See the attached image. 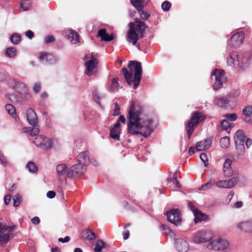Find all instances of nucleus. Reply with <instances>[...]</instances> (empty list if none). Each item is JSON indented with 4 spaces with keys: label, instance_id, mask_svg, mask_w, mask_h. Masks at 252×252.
I'll list each match as a JSON object with an SVG mask.
<instances>
[{
    "label": "nucleus",
    "instance_id": "1",
    "mask_svg": "<svg viewBox=\"0 0 252 252\" xmlns=\"http://www.w3.org/2000/svg\"><path fill=\"white\" fill-rule=\"evenodd\" d=\"M127 132L132 135L148 137L153 131V120L144 111L143 106L132 101L127 115Z\"/></svg>",
    "mask_w": 252,
    "mask_h": 252
},
{
    "label": "nucleus",
    "instance_id": "2",
    "mask_svg": "<svg viewBox=\"0 0 252 252\" xmlns=\"http://www.w3.org/2000/svg\"><path fill=\"white\" fill-rule=\"evenodd\" d=\"M129 70L125 67L122 69L124 77L129 85L133 84V88L136 89L139 86L142 78V66L141 63L131 61L128 64Z\"/></svg>",
    "mask_w": 252,
    "mask_h": 252
},
{
    "label": "nucleus",
    "instance_id": "3",
    "mask_svg": "<svg viewBox=\"0 0 252 252\" xmlns=\"http://www.w3.org/2000/svg\"><path fill=\"white\" fill-rule=\"evenodd\" d=\"M227 65L239 70H245L251 64V56L249 53L239 55L237 52H232L226 59Z\"/></svg>",
    "mask_w": 252,
    "mask_h": 252
},
{
    "label": "nucleus",
    "instance_id": "4",
    "mask_svg": "<svg viewBox=\"0 0 252 252\" xmlns=\"http://www.w3.org/2000/svg\"><path fill=\"white\" fill-rule=\"evenodd\" d=\"M135 21L136 24V27L134 23H129V29L127 35V41L133 45H136L139 38L143 36L147 28L145 23L141 22L140 19L136 18Z\"/></svg>",
    "mask_w": 252,
    "mask_h": 252
},
{
    "label": "nucleus",
    "instance_id": "5",
    "mask_svg": "<svg viewBox=\"0 0 252 252\" xmlns=\"http://www.w3.org/2000/svg\"><path fill=\"white\" fill-rule=\"evenodd\" d=\"M207 248L210 251L230 252V245L226 239L220 237L213 238L208 243Z\"/></svg>",
    "mask_w": 252,
    "mask_h": 252
},
{
    "label": "nucleus",
    "instance_id": "6",
    "mask_svg": "<svg viewBox=\"0 0 252 252\" xmlns=\"http://www.w3.org/2000/svg\"><path fill=\"white\" fill-rule=\"evenodd\" d=\"M205 118V116L202 112L196 111L192 113L190 119L186 125V128L189 139L190 138L195 127L200 122L204 120Z\"/></svg>",
    "mask_w": 252,
    "mask_h": 252
},
{
    "label": "nucleus",
    "instance_id": "7",
    "mask_svg": "<svg viewBox=\"0 0 252 252\" xmlns=\"http://www.w3.org/2000/svg\"><path fill=\"white\" fill-rule=\"evenodd\" d=\"M84 73L87 76L95 75L96 73V67L98 64L97 60L91 54L86 55L85 57Z\"/></svg>",
    "mask_w": 252,
    "mask_h": 252
},
{
    "label": "nucleus",
    "instance_id": "8",
    "mask_svg": "<svg viewBox=\"0 0 252 252\" xmlns=\"http://www.w3.org/2000/svg\"><path fill=\"white\" fill-rule=\"evenodd\" d=\"M246 139L244 132L238 130L234 135V140L237 152L239 155H243L245 153V141Z\"/></svg>",
    "mask_w": 252,
    "mask_h": 252
},
{
    "label": "nucleus",
    "instance_id": "9",
    "mask_svg": "<svg viewBox=\"0 0 252 252\" xmlns=\"http://www.w3.org/2000/svg\"><path fill=\"white\" fill-rule=\"evenodd\" d=\"M86 171V167L83 164L78 162L69 168L64 164V175L68 178H73L77 175H82Z\"/></svg>",
    "mask_w": 252,
    "mask_h": 252
},
{
    "label": "nucleus",
    "instance_id": "10",
    "mask_svg": "<svg viewBox=\"0 0 252 252\" xmlns=\"http://www.w3.org/2000/svg\"><path fill=\"white\" fill-rule=\"evenodd\" d=\"M212 77L213 79L215 80L214 87L216 90L220 89L222 87L223 84L227 80L225 72L221 69H215L212 72Z\"/></svg>",
    "mask_w": 252,
    "mask_h": 252
},
{
    "label": "nucleus",
    "instance_id": "11",
    "mask_svg": "<svg viewBox=\"0 0 252 252\" xmlns=\"http://www.w3.org/2000/svg\"><path fill=\"white\" fill-rule=\"evenodd\" d=\"M214 238V234L209 230H204L197 231L193 238V241L197 244L210 242Z\"/></svg>",
    "mask_w": 252,
    "mask_h": 252
},
{
    "label": "nucleus",
    "instance_id": "12",
    "mask_svg": "<svg viewBox=\"0 0 252 252\" xmlns=\"http://www.w3.org/2000/svg\"><path fill=\"white\" fill-rule=\"evenodd\" d=\"M126 122V118L124 115H121L117 120L116 124L110 129V136L114 140H119L120 139V123L125 124Z\"/></svg>",
    "mask_w": 252,
    "mask_h": 252
},
{
    "label": "nucleus",
    "instance_id": "13",
    "mask_svg": "<svg viewBox=\"0 0 252 252\" xmlns=\"http://www.w3.org/2000/svg\"><path fill=\"white\" fill-rule=\"evenodd\" d=\"M168 220L175 226L180 225L182 218L178 209H173L166 213Z\"/></svg>",
    "mask_w": 252,
    "mask_h": 252
},
{
    "label": "nucleus",
    "instance_id": "14",
    "mask_svg": "<svg viewBox=\"0 0 252 252\" xmlns=\"http://www.w3.org/2000/svg\"><path fill=\"white\" fill-rule=\"evenodd\" d=\"M245 34L243 32H238L233 34L228 42V45L231 47L236 48L243 42Z\"/></svg>",
    "mask_w": 252,
    "mask_h": 252
},
{
    "label": "nucleus",
    "instance_id": "15",
    "mask_svg": "<svg viewBox=\"0 0 252 252\" xmlns=\"http://www.w3.org/2000/svg\"><path fill=\"white\" fill-rule=\"evenodd\" d=\"M14 226H7L0 223V244H6L9 238V232L14 230Z\"/></svg>",
    "mask_w": 252,
    "mask_h": 252
},
{
    "label": "nucleus",
    "instance_id": "16",
    "mask_svg": "<svg viewBox=\"0 0 252 252\" xmlns=\"http://www.w3.org/2000/svg\"><path fill=\"white\" fill-rule=\"evenodd\" d=\"M237 178H232L228 180H219L215 182V185L219 188L230 189L233 188L238 182Z\"/></svg>",
    "mask_w": 252,
    "mask_h": 252
},
{
    "label": "nucleus",
    "instance_id": "17",
    "mask_svg": "<svg viewBox=\"0 0 252 252\" xmlns=\"http://www.w3.org/2000/svg\"><path fill=\"white\" fill-rule=\"evenodd\" d=\"M49 138H47L42 135H38L36 136L34 140L33 143L35 145L44 150H49L50 147Z\"/></svg>",
    "mask_w": 252,
    "mask_h": 252
},
{
    "label": "nucleus",
    "instance_id": "18",
    "mask_svg": "<svg viewBox=\"0 0 252 252\" xmlns=\"http://www.w3.org/2000/svg\"><path fill=\"white\" fill-rule=\"evenodd\" d=\"M188 206V208L193 212L195 216L194 222L195 223L199 221L204 220L206 219L207 216L199 211L192 202H189Z\"/></svg>",
    "mask_w": 252,
    "mask_h": 252
},
{
    "label": "nucleus",
    "instance_id": "19",
    "mask_svg": "<svg viewBox=\"0 0 252 252\" xmlns=\"http://www.w3.org/2000/svg\"><path fill=\"white\" fill-rule=\"evenodd\" d=\"M118 78H113L106 84V87L107 90L111 93H115L117 92L120 88H122L123 87L120 86L118 81Z\"/></svg>",
    "mask_w": 252,
    "mask_h": 252
},
{
    "label": "nucleus",
    "instance_id": "20",
    "mask_svg": "<svg viewBox=\"0 0 252 252\" xmlns=\"http://www.w3.org/2000/svg\"><path fill=\"white\" fill-rule=\"evenodd\" d=\"M27 119L29 124L31 126L38 124V118L36 113L32 108H29L26 112Z\"/></svg>",
    "mask_w": 252,
    "mask_h": 252
},
{
    "label": "nucleus",
    "instance_id": "21",
    "mask_svg": "<svg viewBox=\"0 0 252 252\" xmlns=\"http://www.w3.org/2000/svg\"><path fill=\"white\" fill-rule=\"evenodd\" d=\"M236 227L245 232L252 234V220L240 222L237 224Z\"/></svg>",
    "mask_w": 252,
    "mask_h": 252
},
{
    "label": "nucleus",
    "instance_id": "22",
    "mask_svg": "<svg viewBox=\"0 0 252 252\" xmlns=\"http://www.w3.org/2000/svg\"><path fill=\"white\" fill-rule=\"evenodd\" d=\"M175 245L179 252H186L189 249V245L187 241L183 239H175Z\"/></svg>",
    "mask_w": 252,
    "mask_h": 252
},
{
    "label": "nucleus",
    "instance_id": "23",
    "mask_svg": "<svg viewBox=\"0 0 252 252\" xmlns=\"http://www.w3.org/2000/svg\"><path fill=\"white\" fill-rule=\"evenodd\" d=\"M231 163L232 161L229 158H227L223 163L222 170L225 177H230L233 174V170L231 166Z\"/></svg>",
    "mask_w": 252,
    "mask_h": 252
},
{
    "label": "nucleus",
    "instance_id": "24",
    "mask_svg": "<svg viewBox=\"0 0 252 252\" xmlns=\"http://www.w3.org/2000/svg\"><path fill=\"white\" fill-rule=\"evenodd\" d=\"M78 162L83 164L86 167L87 165L90 162L89 154L88 151H84L78 154Z\"/></svg>",
    "mask_w": 252,
    "mask_h": 252
},
{
    "label": "nucleus",
    "instance_id": "25",
    "mask_svg": "<svg viewBox=\"0 0 252 252\" xmlns=\"http://www.w3.org/2000/svg\"><path fill=\"white\" fill-rule=\"evenodd\" d=\"M69 33L67 34V38L72 44H77L80 41V35L75 31L69 30Z\"/></svg>",
    "mask_w": 252,
    "mask_h": 252
},
{
    "label": "nucleus",
    "instance_id": "26",
    "mask_svg": "<svg viewBox=\"0 0 252 252\" xmlns=\"http://www.w3.org/2000/svg\"><path fill=\"white\" fill-rule=\"evenodd\" d=\"M211 142L210 139H206L196 144L195 149L197 151L205 150L209 148Z\"/></svg>",
    "mask_w": 252,
    "mask_h": 252
},
{
    "label": "nucleus",
    "instance_id": "27",
    "mask_svg": "<svg viewBox=\"0 0 252 252\" xmlns=\"http://www.w3.org/2000/svg\"><path fill=\"white\" fill-rule=\"evenodd\" d=\"M231 101L229 96H217L215 97V102L220 106H224Z\"/></svg>",
    "mask_w": 252,
    "mask_h": 252
},
{
    "label": "nucleus",
    "instance_id": "28",
    "mask_svg": "<svg viewBox=\"0 0 252 252\" xmlns=\"http://www.w3.org/2000/svg\"><path fill=\"white\" fill-rule=\"evenodd\" d=\"M98 35L102 40L110 41L113 39V35L108 34L105 29L99 30L98 32Z\"/></svg>",
    "mask_w": 252,
    "mask_h": 252
},
{
    "label": "nucleus",
    "instance_id": "29",
    "mask_svg": "<svg viewBox=\"0 0 252 252\" xmlns=\"http://www.w3.org/2000/svg\"><path fill=\"white\" fill-rule=\"evenodd\" d=\"M5 109L11 117L14 119L16 121H19V119L18 116L17 115L16 109L12 105L10 104H7L5 105Z\"/></svg>",
    "mask_w": 252,
    "mask_h": 252
},
{
    "label": "nucleus",
    "instance_id": "30",
    "mask_svg": "<svg viewBox=\"0 0 252 252\" xmlns=\"http://www.w3.org/2000/svg\"><path fill=\"white\" fill-rule=\"evenodd\" d=\"M49 141L50 145V147H49V150L54 149L57 150L61 147V143L57 138L49 139Z\"/></svg>",
    "mask_w": 252,
    "mask_h": 252
},
{
    "label": "nucleus",
    "instance_id": "31",
    "mask_svg": "<svg viewBox=\"0 0 252 252\" xmlns=\"http://www.w3.org/2000/svg\"><path fill=\"white\" fill-rule=\"evenodd\" d=\"M233 125L232 123H230L227 120H223L220 122V127L223 130L229 132Z\"/></svg>",
    "mask_w": 252,
    "mask_h": 252
},
{
    "label": "nucleus",
    "instance_id": "32",
    "mask_svg": "<svg viewBox=\"0 0 252 252\" xmlns=\"http://www.w3.org/2000/svg\"><path fill=\"white\" fill-rule=\"evenodd\" d=\"M5 53L7 57L13 58L16 56L17 50L14 47H10L6 49Z\"/></svg>",
    "mask_w": 252,
    "mask_h": 252
},
{
    "label": "nucleus",
    "instance_id": "33",
    "mask_svg": "<svg viewBox=\"0 0 252 252\" xmlns=\"http://www.w3.org/2000/svg\"><path fill=\"white\" fill-rule=\"evenodd\" d=\"M215 184V180L214 179H211L207 183L202 185L199 188V189L201 190H206L211 189Z\"/></svg>",
    "mask_w": 252,
    "mask_h": 252
},
{
    "label": "nucleus",
    "instance_id": "34",
    "mask_svg": "<svg viewBox=\"0 0 252 252\" xmlns=\"http://www.w3.org/2000/svg\"><path fill=\"white\" fill-rule=\"evenodd\" d=\"M105 246V243H104L102 240H98L96 241V246L94 249V251L95 252H101L102 249L104 248Z\"/></svg>",
    "mask_w": 252,
    "mask_h": 252
},
{
    "label": "nucleus",
    "instance_id": "35",
    "mask_svg": "<svg viewBox=\"0 0 252 252\" xmlns=\"http://www.w3.org/2000/svg\"><path fill=\"white\" fill-rule=\"evenodd\" d=\"M26 168L29 172L32 173H35L38 170V168L35 164L32 161H29L27 163Z\"/></svg>",
    "mask_w": 252,
    "mask_h": 252
},
{
    "label": "nucleus",
    "instance_id": "36",
    "mask_svg": "<svg viewBox=\"0 0 252 252\" xmlns=\"http://www.w3.org/2000/svg\"><path fill=\"white\" fill-rule=\"evenodd\" d=\"M220 144L222 148H226L230 145V139L227 136L222 137L220 139Z\"/></svg>",
    "mask_w": 252,
    "mask_h": 252
},
{
    "label": "nucleus",
    "instance_id": "37",
    "mask_svg": "<svg viewBox=\"0 0 252 252\" xmlns=\"http://www.w3.org/2000/svg\"><path fill=\"white\" fill-rule=\"evenodd\" d=\"M21 36L20 34L14 33L10 37V41L13 44H17L20 41Z\"/></svg>",
    "mask_w": 252,
    "mask_h": 252
},
{
    "label": "nucleus",
    "instance_id": "38",
    "mask_svg": "<svg viewBox=\"0 0 252 252\" xmlns=\"http://www.w3.org/2000/svg\"><path fill=\"white\" fill-rule=\"evenodd\" d=\"M93 96L94 100L100 105V100L103 96L97 90H95L93 92Z\"/></svg>",
    "mask_w": 252,
    "mask_h": 252
},
{
    "label": "nucleus",
    "instance_id": "39",
    "mask_svg": "<svg viewBox=\"0 0 252 252\" xmlns=\"http://www.w3.org/2000/svg\"><path fill=\"white\" fill-rule=\"evenodd\" d=\"M223 117L227 120L231 122L236 121L237 119V115L235 113L232 114H226Z\"/></svg>",
    "mask_w": 252,
    "mask_h": 252
},
{
    "label": "nucleus",
    "instance_id": "40",
    "mask_svg": "<svg viewBox=\"0 0 252 252\" xmlns=\"http://www.w3.org/2000/svg\"><path fill=\"white\" fill-rule=\"evenodd\" d=\"M31 5V2L30 0H24L21 3V7L24 11L28 10Z\"/></svg>",
    "mask_w": 252,
    "mask_h": 252
},
{
    "label": "nucleus",
    "instance_id": "41",
    "mask_svg": "<svg viewBox=\"0 0 252 252\" xmlns=\"http://www.w3.org/2000/svg\"><path fill=\"white\" fill-rule=\"evenodd\" d=\"M242 112L245 116L250 117L252 114V106H248L245 107L243 109Z\"/></svg>",
    "mask_w": 252,
    "mask_h": 252
},
{
    "label": "nucleus",
    "instance_id": "42",
    "mask_svg": "<svg viewBox=\"0 0 252 252\" xmlns=\"http://www.w3.org/2000/svg\"><path fill=\"white\" fill-rule=\"evenodd\" d=\"M161 8L164 11H168L171 7V3L168 1H164L161 5Z\"/></svg>",
    "mask_w": 252,
    "mask_h": 252
},
{
    "label": "nucleus",
    "instance_id": "43",
    "mask_svg": "<svg viewBox=\"0 0 252 252\" xmlns=\"http://www.w3.org/2000/svg\"><path fill=\"white\" fill-rule=\"evenodd\" d=\"M58 61V59L57 57L54 56V55L49 54L48 57L46 62L50 64H53L57 63Z\"/></svg>",
    "mask_w": 252,
    "mask_h": 252
},
{
    "label": "nucleus",
    "instance_id": "44",
    "mask_svg": "<svg viewBox=\"0 0 252 252\" xmlns=\"http://www.w3.org/2000/svg\"><path fill=\"white\" fill-rule=\"evenodd\" d=\"M32 127L31 128L30 135L32 136L37 135L39 132V126L38 124L36 125L32 126Z\"/></svg>",
    "mask_w": 252,
    "mask_h": 252
},
{
    "label": "nucleus",
    "instance_id": "45",
    "mask_svg": "<svg viewBox=\"0 0 252 252\" xmlns=\"http://www.w3.org/2000/svg\"><path fill=\"white\" fill-rule=\"evenodd\" d=\"M86 235L87 239L89 240H94L96 238L94 233L89 229L86 230Z\"/></svg>",
    "mask_w": 252,
    "mask_h": 252
},
{
    "label": "nucleus",
    "instance_id": "46",
    "mask_svg": "<svg viewBox=\"0 0 252 252\" xmlns=\"http://www.w3.org/2000/svg\"><path fill=\"white\" fill-rule=\"evenodd\" d=\"M162 228L164 230L166 231V233L169 235V236L171 238H174L175 237V235L174 232H173L166 225L163 224L161 226Z\"/></svg>",
    "mask_w": 252,
    "mask_h": 252
},
{
    "label": "nucleus",
    "instance_id": "47",
    "mask_svg": "<svg viewBox=\"0 0 252 252\" xmlns=\"http://www.w3.org/2000/svg\"><path fill=\"white\" fill-rule=\"evenodd\" d=\"M178 176V173L177 171H176L174 173L173 177H172V180H173L172 182L175 185V186L177 187L180 188V187H181L180 184L177 180Z\"/></svg>",
    "mask_w": 252,
    "mask_h": 252
},
{
    "label": "nucleus",
    "instance_id": "48",
    "mask_svg": "<svg viewBox=\"0 0 252 252\" xmlns=\"http://www.w3.org/2000/svg\"><path fill=\"white\" fill-rule=\"evenodd\" d=\"M13 206L14 207H18L20 203V201H21V197L19 195H15L13 198Z\"/></svg>",
    "mask_w": 252,
    "mask_h": 252
},
{
    "label": "nucleus",
    "instance_id": "49",
    "mask_svg": "<svg viewBox=\"0 0 252 252\" xmlns=\"http://www.w3.org/2000/svg\"><path fill=\"white\" fill-rule=\"evenodd\" d=\"M200 158L204 162L205 167H207L208 165V159L206 154L205 153H201L200 155Z\"/></svg>",
    "mask_w": 252,
    "mask_h": 252
},
{
    "label": "nucleus",
    "instance_id": "50",
    "mask_svg": "<svg viewBox=\"0 0 252 252\" xmlns=\"http://www.w3.org/2000/svg\"><path fill=\"white\" fill-rule=\"evenodd\" d=\"M55 41V37L52 35L46 36L44 38V42L46 44L50 43Z\"/></svg>",
    "mask_w": 252,
    "mask_h": 252
},
{
    "label": "nucleus",
    "instance_id": "51",
    "mask_svg": "<svg viewBox=\"0 0 252 252\" xmlns=\"http://www.w3.org/2000/svg\"><path fill=\"white\" fill-rule=\"evenodd\" d=\"M139 12V14L140 15L141 18L144 20H147L150 17V14L146 12L142 11L141 9L138 10Z\"/></svg>",
    "mask_w": 252,
    "mask_h": 252
},
{
    "label": "nucleus",
    "instance_id": "52",
    "mask_svg": "<svg viewBox=\"0 0 252 252\" xmlns=\"http://www.w3.org/2000/svg\"><path fill=\"white\" fill-rule=\"evenodd\" d=\"M241 91L240 89H236L234 91L232 94L229 95V97L231 99V97L233 98H237L240 95Z\"/></svg>",
    "mask_w": 252,
    "mask_h": 252
},
{
    "label": "nucleus",
    "instance_id": "53",
    "mask_svg": "<svg viewBox=\"0 0 252 252\" xmlns=\"http://www.w3.org/2000/svg\"><path fill=\"white\" fill-rule=\"evenodd\" d=\"M40 89H41V86H40V84L39 82H37V83H35L34 85H33V92L35 93V94H37L39 92V91H40Z\"/></svg>",
    "mask_w": 252,
    "mask_h": 252
},
{
    "label": "nucleus",
    "instance_id": "54",
    "mask_svg": "<svg viewBox=\"0 0 252 252\" xmlns=\"http://www.w3.org/2000/svg\"><path fill=\"white\" fill-rule=\"evenodd\" d=\"M0 161L3 165H5L7 164V160L5 157L0 151Z\"/></svg>",
    "mask_w": 252,
    "mask_h": 252
},
{
    "label": "nucleus",
    "instance_id": "55",
    "mask_svg": "<svg viewBox=\"0 0 252 252\" xmlns=\"http://www.w3.org/2000/svg\"><path fill=\"white\" fill-rule=\"evenodd\" d=\"M57 172L59 176L63 175V164H60L57 166Z\"/></svg>",
    "mask_w": 252,
    "mask_h": 252
},
{
    "label": "nucleus",
    "instance_id": "56",
    "mask_svg": "<svg viewBox=\"0 0 252 252\" xmlns=\"http://www.w3.org/2000/svg\"><path fill=\"white\" fill-rule=\"evenodd\" d=\"M120 113V109L118 103H115V108L113 111L114 116H118Z\"/></svg>",
    "mask_w": 252,
    "mask_h": 252
},
{
    "label": "nucleus",
    "instance_id": "57",
    "mask_svg": "<svg viewBox=\"0 0 252 252\" xmlns=\"http://www.w3.org/2000/svg\"><path fill=\"white\" fill-rule=\"evenodd\" d=\"M49 54L45 53H42L40 54V55L39 56V59L41 61H46L47 60V57L48 56Z\"/></svg>",
    "mask_w": 252,
    "mask_h": 252
},
{
    "label": "nucleus",
    "instance_id": "58",
    "mask_svg": "<svg viewBox=\"0 0 252 252\" xmlns=\"http://www.w3.org/2000/svg\"><path fill=\"white\" fill-rule=\"evenodd\" d=\"M46 196L50 199L54 198L56 196V192L54 191L50 190L47 192Z\"/></svg>",
    "mask_w": 252,
    "mask_h": 252
},
{
    "label": "nucleus",
    "instance_id": "59",
    "mask_svg": "<svg viewBox=\"0 0 252 252\" xmlns=\"http://www.w3.org/2000/svg\"><path fill=\"white\" fill-rule=\"evenodd\" d=\"M25 35L29 39H31L34 36V33L32 31L29 30L26 32Z\"/></svg>",
    "mask_w": 252,
    "mask_h": 252
},
{
    "label": "nucleus",
    "instance_id": "60",
    "mask_svg": "<svg viewBox=\"0 0 252 252\" xmlns=\"http://www.w3.org/2000/svg\"><path fill=\"white\" fill-rule=\"evenodd\" d=\"M10 200H11L10 195L7 194L4 196V203L6 205H7L9 204Z\"/></svg>",
    "mask_w": 252,
    "mask_h": 252
},
{
    "label": "nucleus",
    "instance_id": "61",
    "mask_svg": "<svg viewBox=\"0 0 252 252\" xmlns=\"http://www.w3.org/2000/svg\"><path fill=\"white\" fill-rule=\"evenodd\" d=\"M245 143L246 144L247 148L248 149L252 144V140L249 138H246Z\"/></svg>",
    "mask_w": 252,
    "mask_h": 252
},
{
    "label": "nucleus",
    "instance_id": "62",
    "mask_svg": "<svg viewBox=\"0 0 252 252\" xmlns=\"http://www.w3.org/2000/svg\"><path fill=\"white\" fill-rule=\"evenodd\" d=\"M31 220L32 223L35 225H37L40 223V219L37 217H33Z\"/></svg>",
    "mask_w": 252,
    "mask_h": 252
},
{
    "label": "nucleus",
    "instance_id": "63",
    "mask_svg": "<svg viewBox=\"0 0 252 252\" xmlns=\"http://www.w3.org/2000/svg\"><path fill=\"white\" fill-rule=\"evenodd\" d=\"M242 205L243 203L242 201H237L234 204V207L235 208H240L242 206Z\"/></svg>",
    "mask_w": 252,
    "mask_h": 252
},
{
    "label": "nucleus",
    "instance_id": "64",
    "mask_svg": "<svg viewBox=\"0 0 252 252\" xmlns=\"http://www.w3.org/2000/svg\"><path fill=\"white\" fill-rule=\"evenodd\" d=\"M195 150H196V149H195V148H194L193 147H190L189 148V153L190 156H192L194 154Z\"/></svg>",
    "mask_w": 252,
    "mask_h": 252
}]
</instances>
